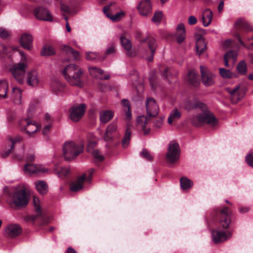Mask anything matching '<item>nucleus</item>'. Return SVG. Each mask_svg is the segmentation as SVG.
I'll list each match as a JSON object with an SVG mask.
<instances>
[{
	"instance_id": "f257e3e1",
	"label": "nucleus",
	"mask_w": 253,
	"mask_h": 253,
	"mask_svg": "<svg viewBox=\"0 0 253 253\" xmlns=\"http://www.w3.org/2000/svg\"><path fill=\"white\" fill-rule=\"evenodd\" d=\"M20 60L19 63L13 65L11 69V72L16 80L20 84H23L25 82L31 86L37 87L40 83V79L38 73L35 69L30 70L26 74V69L28 67V58L24 53L18 51Z\"/></svg>"
},
{
	"instance_id": "f03ea898",
	"label": "nucleus",
	"mask_w": 253,
	"mask_h": 253,
	"mask_svg": "<svg viewBox=\"0 0 253 253\" xmlns=\"http://www.w3.org/2000/svg\"><path fill=\"white\" fill-rule=\"evenodd\" d=\"M183 106L187 110L198 108L203 110L202 113L197 114L192 119L191 122L193 125L200 126L206 123L211 126H214L217 124V120L213 114L207 110L206 105L198 100L196 97L186 99L183 102Z\"/></svg>"
},
{
	"instance_id": "7ed1b4c3",
	"label": "nucleus",
	"mask_w": 253,
	"mask_h": 253,
	"mask_svg": "<svg viewBox=\"0 0 253 253\" xmlns=\"http://www.w3.org/2000/svg\"><path fill=\"white\" fill-rule=\"evenodd\" d=\"M231 211L227 207H224L221 209L218 215L219 228H216L212 231V238L214 243L216 244L224 242L230 239L232 233L228 230L231 224Z\"/></svg>"
},
{
	"instance_id": "20e7f679",
	"label": "nucleus",
	"mask_w": 253,
	"mask_h": 253,
	"mask_svg": "<svg viewBox=\"0 0 253 253\" xmlns=\"http://www.w3.org/2000/svg\"><path fill=\"white\" fill-rule=\"evenodd\" d=\"M83 73V70L75 64L68 65L63 71V74L67 82L71 85L78 87L83 85V82L81 80Z\"/></svg>"
},
{
	"instance_id": "39448f33",
	"label": "nucleus",
	"mask_w": 253,
	"mask_h": 253,
	"mask_svg": "<svg viewBox=\"0 0 253 253\" xmlns=\"http://www.w3.org/2000/svg\"><path fill=\"white\" fill-rule=\"evenodd\" d=\"M29 197L25 188L16 190L9 195L8 203L11 207L21 208L26 206L29 203Z\"/></svg>"
},
{
	"instance_id": "423d86ee",
	"label": "nucleus",
	"mask_w": 253,
	"mask_h": 253,
	"mask_svg": "<svg viewBox=\"0 0 253 253\" xmlns=\"http://www.w3.org/2000/svg\"><path fill=\"white\" fill-rule=\"evenodd\" d=\"M82 144L73 141L66 142L63 147V156L65 160L71 161L83 152Z\"/></svg>"
},
{
	"instance_id": "0eeeda50",
	"label": "nucleus",
	"mask_w": 253,
	"mask_h": 253,
	"mask_svg": "<svg viewBox=\"0 0 253 253\" xmlns=\"http://www.w3.org/2000/svg\"><path fill=\"white\" fill-rule=\"evenodd\" d=\"M180 154V149L178 143L174 140L171 141L166 156L167 164L170 166L176 164L179 160Z\"/></svg>"
},
{
	"instance_id": "6e6552de",
	"label": "nucleus",
	"mask_w": 253,
	"mask_h": 253,
	"mask_svg": "<svg viewBox=\"0 0 253 253\" xmlns=\"http://www.w3.org/2000/svg\"><path fill=\"white\" fill-rule=\"evenodd\" d=\"M14 157L18 160L25 159L28 162L34 161L36 158L33 150L27 148L24 144L15 149Z\"/></svg>"
},
{
	"instance_id": "1a4fd4ad",
	"label": "nucleus",
	"mask_w": 253,
	"mask_h": 253,
	"mask_svg": "<svg viewBox=\"0 0 253 253\" xmlns=\"http://www.w3.org/2000/svg\"><path fill=\"white\" fill-rule=\"evenodd\" d=\"M94 169H91L75 181L73 182L70 185L71 190L73 192H77L82 189L83 188V184L84 180H86L87 181H90Z\"/></svg>"
},
{
	"instance_id": "9d476101",
	"label": "nucleus",
	"mask_w": 253,
	"mask_h": 253,
	"mask_svg": "<svg viewBox=\"0 0 253 253\" xmlns=\"http://www.w3.org/2000/svg\"><path fill=\"white\" fill-rule=\"evenodd\" d=\"M19 125L21 130L25 131L29 135L37 132L40 129L37 124L32 122L28 119H21L19 122Z\"/></svg>"
},
{
	"instance_id": "9b49d317",
	"label": "nucleus",
	"mask_w": 253,
	"mask_h": 253,
	"mask_svg": "<svg viewBox=\"0 0 253 253\" xmlns=\"http://www.w3.org/2000/svg\"><path fill=\"white\" fill-rule=\"evenodd\" d=\"M201 79L203 84L206 86L212 85L214 83V76L208 68L205 66H200Z\"/></svg>"
},
{
	"instance_id": "f8f14e48",
	"label": "nucleus",
	"mask_w": 253,
	"mask_h": 253,
	"mask_svg": "<svg viewBox=\"0 0 253 253\" xmlns=\"http://www.w3.org/2000/svg\"><path fill=\"white\" fill-rule=\"evenodd\" d=\"M85 112V105L81 104L72 107L69 111V118L74 122H78L84 116Z\"/></svg>"
},
{
	"instance_id": "ddd939ff",
	"label": "nucleus",
	"mask_w": 253,
	"mask_h": 253,
	"mask_svg": "<svg viewBox=\"0 0 253 253\" xmlns=\"http://www.w3.org/2000/svg\"><path fill=\"white\" fill-rule=\"evenodd\" d=\"M35 17L39 20L45 21H52V16L50 12L46 8L38 7L34 10Z\"/></svg>"
},
{
	"instance_id": "4468645a",
	"label": "nucleus",
	"mask_w": 253,
	"mask_h": 253,
	"mask_svg": "<svg viewBox=\"0 0 253 253\" xmlns=\"http://www.w3.org/2000/svg\"><path fill=\"white\" fill-rule=\"evenodd\" d=\"M121 45L123 48L126 54L132 57L135 55L134 50L132 48L130 41L126 37V34H122L120 38Z\"/></svg>"
},
{
	"instance_id": "2eb2a0df",
	"label": "nucleus",
	"mask_w": 253,
	"mask_h": 253,
	"mask_svg": "<svg viewBox=\"0 0 253 253\" xmlns=\"http://www.w3.org/2000/svg\"><path fill=\"white\" fill-rule=\"evenodd\" d=\"M139 13L143 17L149 16L152 13V5L150 0H142L137 6Z\"/></svg>"
},
{
	"instance_id": "dca6fc26",
	"label": "nucleus",
	"mask_w": 253,
	"mask_h": 253,
	"mask_svg": "<svg viewBox=\"0 0 253 253\" xmlns=\"http://www.w3.org/2000/svg\"><path fill=\"white\" fill-rule=\"evenodd\" d=\"M146 108L149 116L154 117L158 114V106L156 100L153 98H147L146 102Z\"/></svg>"
},
{
	"instance_id": "f3484780",
	"label": "nucleus",
	"mask_w": 253,
	"mask_h": 253,
	"mask_svg": "<svg viewBox=\"0 0 253 253\" xmlns=\"http://www.w3.org/2000/svg\"><path fill=\"white\" fill-rule=\"evenodd\" d=\"M33 37L28 33L22 34L19 39L20 45L25 49L31 50L33 45Z\"/></svg>"
},
{
	"instance_id": "a211bd4d",
	"label": "nucleus",
	"mask_w": 253,
	"mask_h": 253,
	"mask_svg": "<svg viewBox=\"0 0 253 253\" xmlns=\"http://www.w3.org/2000/svg\"><path fill=\"white\" fill-rule=\"evenodd\" d=\"M22 232V229L17 224H10L5 228V234L10 237H15L19 235Z\"/></svg>"
},
{
	"instance_id": "6ab92c4d",
	"label": "nucleus",
	"mask_w": 253,
	"mask_h": 253,
	"mask_svg": "<svg viewBox=\"0 0 253 253\" xmlns=\"http://www.w3.org/2000/svg\"><path fill=\"white\" fill-rule=\"evenodd\" d=\"M175 37L176 42L180 44L185 40L186 30L184 25L183 23L179 24L176 28L175 34Z\"/></svg>"
},
{
	"instance_id": "aec40b11",
	"label": "nucleus",
	"mask_w": 253,
	"mask_h": 253,
	"mask_svg": "<svg viewBox=\"0 0 253 253\" xmlns=\"http://www.w3.org/2000/svg\"><path fill=\"white\" fill-rule=\"evenodd\" d=\"M88 70L90 75L94 78L99 79H108L109 78L108 74L105 73L99 68L92 67L89 68Z\"/></svg>"
},
{
	"instance_id": "412c9836",
	"label": "nucleus",
	"mask_w": 253,
	"mask_h": 253,
	"mask_svg": "<svg viewBox=\"0 0 253 253\" xmlns=\"http://www.w3.org/2000/svg\"><path fill=\"white\" fill-rule=\"evenodd\" d=\"M240 85H238L234 88H227L226 89L230 95L231 100L232 103H236L241 98L240 95Z\"/></svg>"
},
{
	"instance_id": "4be33fe9",
	"label": "nucleus",
	"mask_w": 253,
	"mask_h": 253,
	"mask_svg": "<svg viewBox=\"0 0 253 253\" xmlns=\"http://www.w3.org/2000/svg\"><path fill=\"white\" fill-rule=\"evenodd\" d=\"M22 90L18 87H13L10 95L11 99L16 105H20L22 103Z\"/></svg>"
},
{
	"instance_id": "5701e85b",
	"label": "nucleus",
	"mask_w": 253,
	"mask_h": 253,
	"mask_svg": "<svg viewBox=\"0 0 253 253\" xmlns=\"http://www.w3.org/2000/svg\"><path fill=\"white\" fill-rule=\"evenodd\" d=\"M33 204L36 211L37 216H31V218L33 220H35L38 218V216H41L42 214V203L39 199L36 196H33Z\"/></svg>"
},
{
	"instance_id": "b1692460",
	"label": "nucleus",
	"mask_w": 253,
	"mask_h": 253,
	"mask_svg": "<svg viewBox=\"0 0 253 253\" xmlns=\"http://www.w3.org/2000/svg\"><path fill=\"white\" fill-rule=\"evenodd\" d=\"M53 171L57 176L61 179L64 178L67 176L70 172L69 168L60 167L57 165H55L53 168Z\"/></svg>"
},
{
	"instance_id": "393cba45",
	"label": "nucleus",
	"mask_w": 253,
	"mask_h": 253,
	"mask_svg": "<svg viewBox=\"0 0 253 253\" xmlns=\"http://www.w3.org/2000/svg\"><path fill=\"white\" fill-rule=\"evenodd\" d=\"M110 6L107 5L103 8V11L106 16L113 21H118L124 16V13L122 11L112 15L110 14Z\"/></svg>"
},
{
	"instance_id": "a878e982",
	"label": "nucleus",
	"mask_w": 253,
	"mask_h": 253,
	"mask_svg": "<svg viewBox=\"0 0 253 253\" xmlns=\"http://www.w3.org/2000/svg\"><path fill=\"white\" fill-rule=\"evenodd\" d=\"M37 191L42 195H44L48 192V187L47 183L43 180H38L34 183Z\"/></svg>"
},
{
	"instance_id": "bb28decb",
	"label": "nucleus",
	"mask_w": 253,
	"mask_h": 253,
	"mask_svg": "<svg viewBox=\"0 0 253 253\" xmlns=\"http://www.w3.org/2000/svg\"><path fill=\"white\" fill-rule=\"evenodd\" d=\"M148 44L149 48L150 50L151 55L147 58L149 61H151L153 58V55L155 52V49L157 47L156 41L152 37H149L148 38Z\"/></svg>"
},
{
	"instance_id": "cd10ccee",
	"label": "nucleus",
	"mask_w": 253,
	"mask_h": 253,
	"mask_svg": "<svg viewBox=\"0 0 253 253\" xmlns=\"http://www.w3.org/2000/svg\"><path fill=\"white\" fill-rule=\"evenodd\" d=\"M212 18V12L209 9H206L203 14L202 20L204 26H208L211 23Z\"/></svg>"
},
{
	"instance_id": "c85d7f7f",
	"label": "nucleus",
	"mask_w": 253,
	"mask_h": 253,
	"mask_svg": "<svg viewBox=\"0 0 253 253\" xmlns=\"http://www.w3.org/2000/svg\"><path fill=\"white\" fill-rule=\"evenodd\" d=\"M62 49L66 53L70 55L74 60H78L80 57V54L79 52L74 50L72 47L67 45H63Z\"/></svg>"
},
{
	"instance_id": "c756f323",
	"label": "nucleus",
	"mask_w": 253,
	"mask_h": 253,
	"mask_svg": "<svg viewBox=\"0 0 253 253\" xmlns=\"http://www.w3.org/2000/svg\"><path fill=\"white\" fill-rule=\"evenodd\" d=\"M196 47L197 54L199 56L201 55L206 49V43L204 39L196 40Z\"/></svg>"
},
{
	"instance_id": "7c9ffc66",
	"label": "nucleus",
	"mask_w": 253,
	"mask_h": 253,
	"mask_svg": "<svg viewBox=\"0 0 253 253\" xmlns=\"http://www.w3.org/2000/svg\"><path fill=\"white\" fill-rule=\"evenodd\" d=\"M114 115L111 110L103 111L100 113V120L101 123L105 124L110 120Z\"/></svg>"
},
{
	"instance_id": "2f4dec72",
	"label": "nucleus",
	"mask_w": 253,
	"mask_h": 253,
	"mask_svg": "<svg viewBox=\"0 0 253 253\" xmlns=\"http://www.w3.org/2000/svg\"><path fill=\"white\" fill-rule=\"evenodd\" d=\"M235 25L238 28L245 29L247 31L253 30V28L251 25L244 19H240L236 21Z\"/></svg>"
},
{
	"instance_id": "473e14b6",
	"label": "nucleus",
	"mask_w": 253,
	"mask_h": 253,
	"mask_svg": "<svg viewBox=\"0 0 253 253\" xmlns=\"http://www.w3.org/2000/svg\"><path fill=\"white\" fill-rule=\"evenodd\" d=\"M187 80L189 83L194 86H197L199 84V81L197 78V75L194 71H190L189 72L187 76Z\"/></svg>"
},
{
	"instance_id": "72a5a7b5",
	"label": "nucleus",
	"mask_w": 253,
	"mask_h": 253,
	"mask_svg": "<svg viewBox=\"0 0 253 253\" xmlns=\"http://www.w3.org/2000/svg\"><path fill=\"white\" fill-rule=\"evenodd\" d=\"M181 113L177 109H173L170 113L168 118V123L171 125L172 123L176 122L180 118Z\"/></svg>"
},
{
	"instance_id": "f704fd0d",
	"label": "nucleus",
	"mask_w": 253,
	"mask_h": 253,
	"mask_svg": "<svg viewBox=\"0 0 253 253\" xmlns=\"http://www.w3.org/2000/svg\"><path fill=\"white\" fill-rule=\"evenodd\" d=\"M117 128V125L115 123H112L108 126L107 127L106 132L104 135V140L105 141H109L112 138V133L116 131Z\"/></svg>"
},
{
	"instance_id": "c9c22d12",
	"label": "nucleus",
	"mask_w": 253,
	"mask_h": 253,
	"mask_svg": "<svg viewBox=\"0 0 253 253\" xmlns=\"http://www.w3.org/2000/svg\"><path fill=\"white\" fill-rule=\"evenodd\" d=\"M55 51L54 47L49 44H45L41 50V54L42 56H51L55 54Z\"/></svg>"
},
{
	"instance_id": "e433bc0d",
	"label": "nucleus",
	"mask_w": 253,
	"mask_h": 253,
	"mask_svg": "<svg viewBox=\"0 0 253 253\" xmlns=\"http://www.w3.org/2000/svg\"><path fill=\"white\" fill-rule=\"evenodd\" d=\"M147 119L144 116H139L137 118V126L141 127L144 131V134H147L149 132V129H145V125Z\"/></svg>"
},
{
	"instance_id": "4c0bfd02",
	"label": "nucleus",
	"mask_w": 253,
	"mask_h": 253,
	"mask_svg": "<svg viewBox=\"0 0 253 253\" xmlns=\"http://www.w3.org/2000/svg\"><path fill=\"white\" fill-rule=\"evenodd\" d=\"M8 84L6 81H0V98L4 99L7 97Z\"/></svg>"
},
{
	"instance_id": "58836bf2",
	"label": "nucleus",
	"mask_w": 253,
	"mask_h": 253,
	"mask_svg": "<svg viewBox=\"0 0 253 253\" xmlns=\"http://www.w3.org/2000/svg\"><path fill=\"white\" fill-rule=\"evenodd\" d=\"M180 187L183 190L191 188L193 186V182L186 177H182L180 180Z\"/></svg>"
},
{
	"instance_id": "ea45409f",
	"label": "nucleus",
	"mask_w": 253,
	"mask_h": 253,
	"mask_svg": "<svg viewBox=\"0 0 253 253\" xmlns=\"http://www.w3.org/2000/svg\"><path fill=\"white\" fill-rule=\"evenodd\" d=\"M51 87L54 93L58 94L63 91L65 87L63 84L56 81L52 83Z\"/></svg>"
},
{
	"instance_id": "a19ab883",
	"label": "nucleus",
	"mask_w": 253,
	"mask_h": 253,
	"mask_svg": "<svg viewBox=\"0 0 253 253\" xmlns=\"http://www.w3.org/2000/svg\"><path fill=\"white\" fill-rule=\"evenodd\" d=\"M123 106L125 107V111L126 113V121L130 120L131 118V114L130 110L129 102L127 99H123L122 101Z\"/></svg>"
},
{
	"instance_id": "79ce46f5",
	"label": "nucleus",
	"mask_w": 253,
	"mask_h": 253,
	"mask_svg": "<svg viewBox=\"0 0 253 253\" xmlns=\"http://www.w3.org/2000/svg\"><path fill=\"white\" fill-rule=\"evenodd\" d=\"M23 170L26 173L37 174V164H26L24 166Z\"/></svg>"
},
{
	"instance_id": "37998d69",
	"label": "nucleus",
	"mask_w": 253,
	"mask_h": 253,
	"mask_svg": "<svg viewBox=\"0 0 253 253\" xmlns=\"http://www.w3.org/2000/svg\"><path fill=\"white\" fill-rule=\"evenodd\" d=\"M236 69L239 74L245 75L247 72V66L245 60L240 62L237 65Z\"/></svg>"
},
{
	"instance_id": "c03bdc74",
	"label": "nucleus",
	"mask_w": 253,
	"mask_h": 253,
	"mask_svg": "<svg viewBox=\"0 0 253 253\" xmlns=\"http://www.w3.org/2000/svg\"><path fill=\"white\" fill-rule=\"evenodd\" d=\"M8 140L11 142V149L15 150V145L16 144L22 142L23 140V137L20 135H16L14 136L10 137L8 138Z\"/></svg>"
},
{
	"instance_id": "a18cd8bd",
	"label": "nucleus",
	"mask_w": 253,
	"mask_h": 253,
	"mask_svg": "<svg viewBox=\"0 0 253 253\" xmlns=\"http://www.w3.org/2000/svg\"><path fill=\"white\" fill-rule=\"evenodd\" d=\"M150 83L153 89H156L157 84V77L156 73L152 72L149 77Z\"/></svg>"
},
{
	"instance_id": "49530a36",
	"label": "nucleus",
	"mask_w": 253,
	"mask_h": 253,
	"mask_svg": "<svg viewBox=\"0 0 253 253\" xmlns=\"http://www.w3.org/2000/svg\"><path fill=\"white\" fill-rule=\"evenodd\" d=\"M130 135V131L129 130L128 128H127L126 130V134L124 136V137L122 140V145L123 147L126 148L128 146L129 143Z\"/></svg>"
},
{
	"instance_id": "de8ad7c7",
	"label": "nucleus",
	"mask_w": 253,
	"mask_h": 253,
	"mask_svg": "<svg viewBox=\"0 0 253 253\" xmlns=\"http://www.w3.org/2000/svg\"><path fill=\"white\" fill-rule=\"evenodd\" d=\"M11 32L8 30L0 27V38L2 39H8L10 37Z\"/></svg>"
},
{
	"instance_id": "09e8293b",
	"label": "nucleus",
	"mask_w": 253,
	"mask_h": 253,
	"mask_svg": "<svg viewBox=\"0 0 253 253\" xmlns=\"http://www.w3.org/2000/svg\"><path fill=\"white\" fill-rule=\"evenodd\" d=\"M219 74L223 78L230 79L232 77V74L230 70L224 68L219 69Z\"/></svg>"
},
{
	"instance_id": "8fccbe9b",
	"label": "nucleus",
	"mask_w": 253,
	"mask_h": 253,
	"mask_svg": "<svg viewBox=\"0 0 253 253\" xmlns=\"http://www.w3.org/2000/svg\"><path fill=\"white\" fill-rule=\"evenodd\" d=\"M205 34V31L204 29L199 28H196L194 32L195 40L204 39L203 36Z\"/></svg>"
},
{
	"instance_id": "3c124183",
	"label": "nucleus",
	"mask_w": 253,
	"mask_h": 253,
	"mask_svg": "<svg viewBox=\"0 0 253 253\" xmlns=\"http://www.w3.org/2000/svg\"><path fill=\"white\" fill-rule=\"evenodd\" d=\"M37 174L39 173H48L49 172V169L46 167L45 166L37 164Z\"/></svg>"
},
{
	"instance_id": "603ef678",
	"label": "nucleus",
	"mask_w": 253,
	"mask_h": 253,
	"mask_svg": "<svg viewBox=\"0 0 253 253\" xmlns=\"http://www.w3.org/2000/svg\"><path fill=\"white\" fill-rule=\"evenodd\" d=\"M85 58L88 60H93L98 58V54L95 52H86L85 53Z\"/></svg>"
},
{
	"instance_id": "864d4df0",
	"label": "nucleus",
	"mask_w": 253,
	"mask_h": 253,
	"mask_svg": "<svg viewBox=\"0 0 253 253\" xmlns=\"http://www.w3.org/2000/svg\"><path fill=\"white\" fill-rule=\"evenodd\" d=\"M140 156L148 161H151L153 158V156L146 149L142 150Z\"/></svg>"
},
{
	"instance_id": "5fc2aeb1",
	"label": "nucleus",
	"mask_w": 253,
	"mask_h": 253,
	"mask_svg": "<svg viewBox=\"0 0 253 253\" xmlns=\"http://www.w3.org/2000/svg\"><path fill=\"white\" fill-rule=\"evenodd\" d=\"M92 156L97 161H101L103 160V156L100 154V152L97 150H93L91 151Z\"/></svg>"
},
{
	"instance_id": "6e6d98bb",
	"label": "nucleus",
	"mask_w": 253,
	"mask_h": 253,
	"mask_svg": "<svg viewBox=\"0 0 253 253\" xmlns=\"http://www.w3.org/2000/svg\"><path fill=\"white\" fill-rule=\"evenodd\" d=\"M167 24L166 16L162 11H159V25L165 26Z\"/></svg>"
},
{
	"instance_id": "4d7b16f0",
	"label": "nucleus",
	"mask_w": 253,
	"mask_h": 253,
	"mask_svg": "<svg viewBox=\"0 0 253 253\" xmlns=\"http://www.w3.org/2000/svg\"><path fill=\"white\" fill-rule=\"evenodd\" d=\"M224 55L228 57L229 60L233 59L235 60L237 57V52L235 51L231 50L227 52Z\"/></svg>"
},
{
	"instance_id": "13d9d810",
	"label": "nucleus",
	"mask_w": 253,
	"mask_h": 253,
	"mask_svg": "<svg viewBox=\"0 0 253 253\" xmlns=\"http://www.w3.org/2000/svg\"><path fill=\"white\" fill-rule=\"evenodd\" d=\"M246 161L250 166L253 168V153L249 154L246 156Z\"/></svg>"
},
{
	"instance_id": "bf43d9fd",
	"label": "nucleus",
	"mask_w": 253,
	"mask_h": 253,
	"mask_svg": "<svg viewBox=\"0 0 253 253\" xmlns=\"http://www.w3.org/2000/svg\"><path fill=\"white\" fill-rule=\"evenodd\" d=\"M96 145V142L94 140L88 141L87 145V151L88 152H91L93 149L95 147Z\"/></svg>"
},
{
	"instance_id": "052dcab7",
	"label": "nucleus",
	"mask_w": 253,
	"mask_h": 253,
	"mask_svg": "<svg viewBox=\"0 0 253 253\" xmlns=\"http://www.w3.org/2000/svg\"><path fill=\"white\" fill-rule=\"evenodd\" d=\"M51 127V125L50 124H48L45 125L42 130V134L44 135L47 134L49 131L50 128Z\"/></svg>"
},
{
	"instance_id": "680f3d73",
	"label": "nucleus",
	"mask_w": 253,
	"mask_h": 253,
	"mask_svg": "<svg viewBox=\"0 0 253 253\" xmlns=\"http://www.w3.org/2000/svg\"><path fill=\"white\" fill-rule=\"evenodd\" d=\"M197 22V20L196 18L194 16H190L188 18V23L190 25H194Z\"/></svg>"
},
{
	"instance_id": "e2e57ef3",
	"label": "nucleus",
	"mask_w": 253,
	"mask_h": 253,
	"mask_svg": "<svg viewBox=\"0 0 253 253\" xmlns=\"http://www.w3.org/2000/svg\"><path fill=\"white\" fill-rule=\"evenodd\" d=\"M15 150H12L11 147H10V148L8 150L2 152L1 155L3 157H6L10 154L12 151L15 152Z\"/></svg>"
},
{
	"instance_id": "0e129e2a",
	"label": "nucleus",
	"mask_w": 253,
	"mask_h": 253,
	"mask_svg": "<svg viewBox=\"0 0 253 253\" xmlns=\"http://www.w3.org/2000/svg\"><path fill=\"white\" fill-rule=\"evenodd\" d=\"M115 51V46L113 45H111L109 46L106 50V53L107 54H110L113 53Z\"/></svg>"
},
{
	"instance_id": "69168bd1",
	"label": "nucleus",
	"mask_w": 253,
	"mask_h": 253,
	"mask_svg": "<svg viewBox=\"0 0 253 253\" xmlns=\"http://www.w3.org/2000/svg\"><path fill=\"white\" fill-rule=\"evenodd\" d=\"M152 21L156 24H157V23L158 22V15L157 14V12L155 13L154 15L152 17Z\"/></svg>"
},
{
	"instance_id": "338daca9",
	"label": "nucleus",
	"mask_w": 253,
	"mask_h": 253,
	"mask_svg": "<svg viewBox=\"0 0 253 253\" xmlns=\"http://www.w3.org/2000/svg\"><path fill=\"white\" fill-rule=\"evenodd\" d=\"M170 69L169 68H167L165 70V71L163 74V76L165 77L166 78H168L169 76V73H170Z\"/></svg>"
},
{
	"instance_id": "774afa93",
	"label": "nucleus",
	"mask_w": 253,
	"mask_h": 253,
	"mask_svg": "<svg viewBox=\"0 0 253 253\" xmlns=\"http://www.w3.org/2000/svg\"><path fill=\"white\" fill-rule=\"evenodd\" d=\"M223 5H224V2L223 1H221L220 2L218 6V9L219 12H221L222 11L223 8Z\"/></svg>"
}]
</instances>
